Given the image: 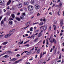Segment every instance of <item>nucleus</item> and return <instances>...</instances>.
<instances>
[{"instance_id": "nucleus-1", "label": "nucleus", "mask_w": 64, "mask_h": 64, "mask_svg": "<svg viewBox=\"0 0 64 64\" xmlns=\"http://www.w3.org/2000/svg\"><path fill=\"white\" fill-rule=\"evenodd\" d=\"M28 8L29 11H32L33 9V7L32 6H29L28 7Z\"/></svg>"}, {"instance_id": "nucleus-2", "label": "nucleus", "mask_w": 64, "mask_h": 64, "mask_svg": "<svg viewBox=\"0 0 64 64\" xmlns=\"http://www.w3.org/2000/svg\"><path fill=\"white\" fill-rule=\"evenodd\" d=\"M4 0H0V5H3L4 3Z\"/></svg>"}, {"instance_id": "nucleus-3", "label": "nucleus", "mask_w": 64, "mask_h": 64, "mask_svg": "<svg viewBox=\"0 0 64 64\" xmlns=\"http://www.w3.org/2000/svg\"><path fill=\"white\" fill-rule=\"evenodd\" d=\"M35 8L36 9H39L40 8V6L36 4L34 5Z\"/></svg>"}, {"instance_id": "nucleus-4", "label": "nucleus", "mask_w": 64, "mask_h": 64, "mask_svg": "<svg viewBox=\"0 0 64 64\" xmlns=\"http://www.w3.org/2000/svg\"><path fill=\"white\" fill-rule=\"evenodd\" d=\"M11 34H7L5 35L4 36V37L6 38H8V37H9L11 36Z\"/></svg>"}, {"instance_id": "nucleus-5", "label": "nucleus", "mask_w": 64, "mask_h": 64, "mask_svg": "<svg viewBox=\"0 0 64 64\" xmlns=\"http://www.w3.org/2000/svg\"><path fill=\"white\" fill-rule=\"evenodd\" d=\"M50 42V43H53V38H52V36H50V37L49 38Z\"/></svg>"}, {"instance_id": "nucleus-6", "label": "nucleus", "mask_w": 64, "mask_h": 64, "mask_svg": "<svg viewBox=\"0 0 64 64\" xmlns=\"http://www.w3.org/2000/svg\"><path fill=\"white\" fill-rule=\"evenodd\" d=\"M22 6V4L21 3H19L18 4V8H21Z\"/></svg>"}, {"instance_id": "nucleus-7", "label": "nucleus", "mask_w": 64, "mask_h": 64, "mask_svg": "<svg viewBox=\"0 0 64 64\" xmlns=\"http://www.w3.org/2000/svg\"><path fill=\"white\" fill-rule=\"evenodd\" d=\"M11 3V0H9L6 4V6H8V5H10Z\"/></svg>"}, {"instance_id": "nucleus-8", "label": "nucleus", "mask_w": 64, "mask_h": 64, "mask_svg": "<svg viewBox=\"0 0 64 64\" xmlns=\"http://www.w3.org/2000/svg\"><path fill=\"white\" fill-rule=\"evenodd\" d=\"M46 29H47V26L46 25L44 26L43 28V30L45 31Z\"/></svg>"}, {"instance_id": "nucleus-9", "label": "nucleus", "mask_w": 64, "mask_h": 64, "mask_svg": "<svg viewBox=\"0 0 64 64\" xmlns=\"http://www.w3.org/2000/svg\"><path fill=\"white\" fill-rule=\"evenodd\" d=\"M12 53V52L9 50H8L6 52V53L8 54H11V53Z\"/></svg>"}, {"instance_id": "nucleus-10", "label": "nucleus", "mask_w": 64, "mask_h": 64, "mask_svg": "<svg viewBox=\"0 0 64 64\" xmlns=\"http://www.w3.org/2000/svg\"><path fill=\"white\" fill-rule=\"evenodd\" d=\"M16 19L18 21H21V19H20V18L17 17H16Z\"/></svg>"}, {"instance_id": "nucleus-11", "label": "nucleus", "mask_w": 64, "mask_h": 64, "mask_svg": "<svg viewBox=\"0 0 64 64\" xmlns=\"http://www.w3.org/2000/svg\"><path fill=\"white\" fill-rule=\"evenodd\" d=\"M55 40V38H53V42H54V44H56V43H57V41L56 40Z\"/></svg>"}, {"instance_id": "nucleus-12", "label": "nucleus", "mask_w": 64, "mask_h": 64, "mask_svg": "<svg viewBox=\"0 0 64 64\" xmlns=\"http://www.w3.org/2000/svg\"><path fill=\"white\" fill-rule=\"evenodd\" d=\"M20 18L22 20H23L25 18H24V16L22 15L20 16Z\"/></svg>"}, {"instance_id": "nucleus-13", "label": "nucleus", "mask_w": 64, "mask_h": 64, "mask_svg": "<svg viewBox=\"0 0 64 64\" xmlns=\"http://www.w3.org/2000/svg\"><path fill=\"white\" fill-rule=\"evenodd\" d=\"M30 3L32 4H34L35 3V0H32L30 1Z\"/></svg>"}, {"instance_id": "nucleus-14", "label": "nucleus", "mask_w": 64, "mask_h": 64, "mask_svg": "<svg viewBox=\"0 0 64 64\" xmlns=\"http://www.w3.org/2000/svg\"><path fill=\"white\" fill-rule=\"evenodd\" d=\"M21 39H20V42H18V44H19L20 45L21 44H23V42H24V41L22 40V42H21ZM20 42H21L20 43Z\"/></svg>"}, {"instance_id": "nucleus-15", "label": "nucleus", "mask_w": 64, "mask_h": 64, "mask_svg": "<svg viewBox=\"0 0 64 64\" xmlns=\"http://www.w3.org/2000/svg\"><path fill=\"white\" fill-rule=\"evenodd\" d=\"M48 40H49V38H47L46 39V44L47 45H49V42H48Z\"/></svg>"}, {"instance_id": "nucleus-16", "label": "nucleus", "mask_w": 64, "mask_h": 64, "mask_svg": "<svg viewBox=\"0 0 64 64\" xmlns=\"http://www.w3.org/2000/svg\"><path fill=\"white\" fill-rule=\"evenodd\" d=\"M40 50L39 49H38L36 53V54H39L40 53Z\"/></svg>"}, {"instance_id": "nucleus-17", "label": "nucleus", "mask_w": 64, "mask_h": 64, "mask_svg": "<svg viewBox=\"0 0 64 64\" xmlns=\"http://www.w3.org/2000/svg\"><path fill=\"white\" fill-rule=\"evenodd\" d=\"M16 60V58H13L10 60V61L13 62V61H15Z\"/></svg>"}, {"instance_id": "nucleus-18", "label": "nucleus", "mask_w": 64, "mask_h": 64, "mask_svg": "<svg viewBox=\"0 0 64 64\" xmlns=\"http://www.w3.org/2000/svg\"><path fill=\"white\" fill-rule=\"evenodd\" d=\"M38 40V38H36L34 40V41L35 42H37V41Z\"/></svg>"}, {"instance_id": "nucleus-19", "label": "nucleus", "mask_w": 64, "mask_h": 64, "mask_svg": "<svg viewBox=\"0 0 64 64\" xmlns=\"http://www.w3.org/2000/svg\"><path fill=\"white\" fill-rule=\"evenodd\" d=\"M32 53V52L31 51L29 52H27L26 53L27 55H30V54H31Z\"/></svg>"}, {"instance_id": "nucleus-20", "label": "nucleus", "mask_w": 64, "mask_h": 64, "mask_svg": "<svg viewBox=\"0 0 64 64\" xmlns=\"http://www.w3.org/2000/svg\"><path fill=\"white\" fill-rule=\"evenodd\" d=\"M8 43V42H3L2 44L3 45H6Z\"/></svg>"}, {"instance_id": "nucleus-21", "label": "nucleus", "mask_w": 64, "mask_h": 64, "mask_svg": "<svg viewBox=\"0 0 64 64\" xmlns=\"http://www.w3.org/2000/svg\"><path fill=\"white\" fill-rule=\"evenodd\" d=\"M28 2H24V4L25 5H27L28 4Z\"/></svg>"}, {"instance_id": "nucleus-22", "label": "nucleus", "mask_w": 64, "mask_h": 64, "mask_svg": "<svg viewBox=\"0 0 64 64\" xmlns=\"http://www.w3.org/2000/svg\"><path fill=\"white\" fill-rule=\"evenodd\" d=\"M52 29V26H50L48 28V30H49V31H51Z\"/></svg>"}, {"instance_id": "nucleus-23", "label": "nucleus", "mask_w": 64, "mask_h": 64, "mask_svg": "<svg viewBox=\"0 0 64 64\" xmlns=\"http://www.w3.org/2000/svg\"><path fill=\"white\" fill-rule=\"evenodd\" d=\"M53 27L54 28V30H56V25H54L53 26Z\"/></svg>"}, {"instance_id": "nucleus-24", "label": "nucleus", "mask_w": 64, "mask_h": 64, "mask_svg": "<svg viewBox=\"0 0 64 64\" xmlns=\"http://www.w3.org/2000/svg\"><path fill=\"white\" fill-rule=\"evenodd\" d=\"M42 60H39L38 63H39V64H41L42 62Z\"/></svg>"}, {"instance_id": "nucleus-25", "label": "nucleus", "mask_w": 64, "mask_h": 64, "mask_svg": "<svg viewBox=\"0 0 64 64\" xmlns=\"http://www.w3.org/2000/svg\"><path fill=\"white\" fill-rule=\"evenodd\" d=\"M12 18H15V15L14 14H12Z\"/></svg>"}, {"instance_id": "nucleus-26", "label": "nucleus", "mask_w": 64, "mask_h": 64, "mask_svg": "<svg viewBox=\"0 0 64 64\" xmlns=\"http://www.w3.org/2000/svg\"><path fill=\"white\" fill-rule=\"evenodd\" d=\"M60 24H63V20H62L60 21Z\"/></svg>"}, {"instance_id": "nucleus-27", "label": "nucleus", "mask_w": 64, "mask_h": 64, "mask_svg": "<svg viewBox=\"0 0 64 64\" xmlns=\"http://www.w3.org/2000/svg\"><path fill=\"white\" fill-rule=\"evenodd\" d=\"M9 23H10V24H12V21L11 20H10L9 21Z\"/></svg>"}, {"instance_id": "nucleus-28", "label": "nucleus", "mask_w": 64, "mask_h": 64, "mask_svg": "<svg viewBox=\"0 0 64 64\" xmlns=\"http://www.w3.org/2000/svg\"><path fill=\"white\" fill-rule=\"evenodd\" d=\"M61 54H60V56L59 58H58V59H61Z\"/></svg>"}, {"instance_id": "nucleus-29", "label": "nucleus", "mask_w": 64, "mask_h": 64, "mask_svg": "<svg viewBox=\"0 0 64 64\" xmlns=\"http://www.w3.org/2000/svg\"><path fill=\"white\" fill-rule=\"evenodd\" d=\"M39 31V30H34V32L35 33H37V32H38Z\"/></svg>"}, {"instance_id": "nucleus-30", "label": "nucleus", "mask_w": 64, "mask_h": 64, "mask_svg": "<svg viewBox=\"0 0 64 64\" xmlns=\"http://www.w3.org/2000/svg\"><path fill=\"white\" fill-rule=\"evenodd\" d=\"M1 24H4V21L2 20L1 22Z\"/></svg>"}, {"instance_id": "nucleus-31", "label": "nucleus", "mask_w": 64, "mask_h": 64, "mask_svg": "<svg viewBox=\"0 0 64 64\" xmlns=\"http://www.w3.org/2000/svg\"><path fill=\"white\" fill-rule=\"evenodd\" d=\"M30 23H31V22H30V21H29L28 22L26 23V24H29Z\"/></svg>"}, {"instance_id": "nucleus-32", "label": "nucleus", "mask_w": 64, "mask_h": 64, "mask_svg": "<svg viewBox=\"0 0 64 64\" xmlns=\"http://www.w3.org/2000/svg\"><path fill=\"white\" fill-rule=\"evenodd\" d=\"M41 35H42V34L41 33H39L38 36V37H40V36H41Z\"/></svg>"}, {"instance_id": "nucleus-33", "label": "nucleus", "mask_w": 64, "mask_h": 64, "mask_svg": "<svg viewBox=\"0 0 64 64\" xmlns=\"http://www.w3.org/2000/svg\"><path fill=\"white\" fill-rule=\"evenodd\" d=\"M43 56V55L42 54V53H41L40 54V58H42V56Z\"/></svg>"}, {"instance_id": "nucleus-34", "label": "nucleus", "mask_w": 64, "mask_h": 64, "mask_svg": "<svg viewBox=\"0 0 64 64\" xmlns=\"http://www.w3.org/2000/svg\"><path fill=\"white\" fill-rule=\"evenodd\" d=\"M30 31H33V28H30Z\"/></svg>"}, {"instance_id": "nucleus-35", "label": "nucleus", "mask_w": 64, "mask_h": 64, "mask_svg": "<svg viewBox=\"0 0 64 64\" xmlns=\"http://www.w3.org/2000/svg\"><path fill=\"white\" fill-rule=\"evenodd\" d=\"M29 41V40H28L27 41H26V42L24 43V44H26V43H27V42H28Z\"/></svg>"}, {"instance_id": "nucleus-36", "label": "nucleus", "mask_w": 64, "mask_h": 64, "mask_svg": "<svg viewBox=\"0 0 64 64\" xmlns=\"http://www.w3.org/2000/svg\"><path fill=\"white\" fill-rule=\"evenodd\" d=\"M23 60V58H22L20 60H18L19 62H21L22 61V60Z\"/></svg>"}, {"instance_id": "nucleus-37", "label": "nucleus", "mask_w": 64, "mask_h": 64, "mask_svg": "<svg viewBox=\"0 0 64 64\" xmlns=\"http://www.w3.org/2000/svg\"><path fill=\"white\" fill-rule=\"evenodd\" d=\"M24 46H27V47H29L30 46L29 44H27L25 45Z\"/></svg>"}, {"instance_id": "nucleus-38", "label": "nucleus", "mask_w": 64, "mask_h": 64, "mask_svg": "<svg viewBox=\"0 0 64 64\" xmlns=\"http://www.w3.org/2000/svg\"><path fill=\"white\" fill-rule=\"evenodd\" d=\"M7 56H8V55H6L4 56V57H5V58H7V57H7Z\"/></svg>"}, {"instance_id": "nucleus-39", "label": "nucleus", "mask_w": 64, "mask_h": 64, "mask_svg": "<svg viewBox=\"0 0 64 64\" xmlns=\"http://www.w3.org/2000/svg\"><path fill=\"white\" fill-rule=\"evenodd\" d=\"M63 63H64V60H62V62H61V64H63Z\"/></svg>"}, {"instance_id": "nucleus-40", "label": "nucleus", "mask_w": 64, "mask_h": 64, "mask_svg": "<svg viewBox=\"0 0 64 64\" xmlns=\"http://www.w3.org/2000/svg\"><path fill=\"white\" fill-rule=\"evenodd\" d=\"M20 56V54H18L16 55V57H19Z\"/></svg>"}, {"instance_id": "nucleus-41", "label": "nucleus", "mask_w": 64, "mask_h": 64, "mask_svg": "<svg viewBox=\"0 0 64 64\" xmlns=\"http://www.w3.org/2000/svg\"><path fill=\"white\" fill-rule=\"evenodd\" d=\"M56 50H55L54 51V54H56Z\"/></svg>"}, {"instance_id": "nucleus-42", "label": "nucleus", "mask_w": 64, "mask_h": 64, "mask_svg": "<svg viewBox=\"0 0 64 64\" xmlns=\"http://www.w3.org/2000/svg\"><path fill=\"white\" fill-rule=\"evenodd\" d=\"M22 15L23 16H25V15H26V14H25V13H22Z\"/></svg>"}, {"instance_id": "nucleus-43", "label": "nucleus", "mask_w": 64, "mask_h": 64, "mask_svg": "<svg viewBox=\"0 0 64 64\" xmlns=\"http://www.w3.org/2000/svg\"><path fill=\"white\" fill-rule=\"evenodd\" d=\"M60 13V11H59L58 12V16H60V14H59V13Z\"/></svg>"}, {"instance_id": "nucleus-44", "label": "nucleus", "mask_w": 64, "mask_h": 64, "mask_svg": "<svg viewBox=\"0 0 64 64\" xmlns=\"http://www.w3.org/2000/svg\"><path fill=\"white\" fill-rule=\"evenodd\" d=\"M32 37H33V36H29L28 37V38H32Z\"/></svg>"}, {"instance_id": "nucleus-45", "label": "nucleus", "mask_w": 64, "mask_h": 64, "mask_svg": "<svg viewBox=\"0 0 64 64\" xmlns=\"http://www.w3.org/2000/svg\"><path fill=\"white\" fill-rule=\"evenodd\" d=\"M52 51H53V48H52L50 49V52H52Z\"/></svg>"}, {"instance_id": "nucleus-46", "label": "nucleus", "mask_w": 64, "mask_h": 64, "mask_svg": "<svg viewBox=\"0 0 64 64\" xmlns=\"http://www.w3.org/2000/svg\"><path fill=\"white\" fill-rule=\"evenodd\" d=\"M19 61L18 60V61H16L15 62V63H18V62H19Z\"/></svg>"}, {"instance_id": "nucleus-47", "label": "nucleus", "mask_w": 64, "mask_h": 64, "mask_svg": "<svg viewBox=\"0 0 64 64\" xmlns=\"http://www.w3.org/2000/svg\"><path fill=\"white\" fill-rule=\"evenodd\" d=\"M45 40H44L43 43V44H45Z\"/></svg>"}, {"instance_id": "nucleus-48", "label": "nucleus", "mask_w": 64, "mask_h": 64, "mask_svg": "<svg viewBox=\"0 0 64 64\" xmlns=\"http://www.w3.org/2000/svg\"><path fill=\"white\" fill-rule=\"evenodd\" d=\"M40 24H44V22H40Z\"/></svg>"}, {"instance_id": "nucleus-49", "label": "nucleus", "mask_w": 64, "mask_h": 64, "mask_svg": "<svg viewBox=\"0 0 64 64\" xmlns=\"http://www.w3.org/2000/svg\"><path fill=\"white\" fill-rule=\"evenodd\" d=\"M31 58H31H30L29 59V60H33V58Z\"/></svg>"}, {"instance_id": "nucleus-50", "label": "nucleus", "mask_w": 64, "mask_h": 64, "mask_svg": "<svg viewBox=\"0 0 64 64\" xmlns=\"http://www.w3.org/2000/svg\"><path fill=\"white\" fill-rule=\"evenodd\" d=\"M29 26V25L28 26L26 27L25 28H24V29H26L27 28H28Z\"/></svg>"}, {"instance_id": "nucleus-51", "label": "nucleus", "mask_w": 64, "mask_h": 64, "mask_svg": "<svg viewBox=\"0 0 64 64\" xmlns=\"http://www.w3.org/2000/svg\"><path fill=\"white\" fill-rule=\"evenodd\" d=\"M55 4H53V5L52 6V8H53V7H54V6H55Z\"/></svg>"}, {"instance_id": "nucleus-52", "label": "nucleus", "mask_w": 64, "mask_h": 64, "mask_svg": "<svg viewBox=\"0 0 64 64\" xmlns=\"http://www.w3.org/2000/svg\"><path fill=\"white\" fill-rule=\"evenodd\" d=\"M43 21H44V22H45L46 21V19L44 18L43 20Z\"/></svg>"}, {"instance_id": "nucleus-53", "label": "nucleus", "mask_w": 64, "mask_h": 64, "mask_svg": "<svg viewBox=\"0 0 64 64\" xmlns=\"http://www.w3.org/2000/svg\"><path fill=\"white\" fill-rule=\"evenodd\" d=\"M34 48L33 47L32 49L30 50V51H32V50H34Z\"/></svg>"}, {"instance_id": "nucleus-54", "label": "nucleus", "mask_w": 64, "mask_h": 64, "mask_svg": "<svg viewBox=\"0 0 64 64\" xmlns=\"http://www.w3.org/2000/svg\"><path fill=\"white\" fill-rule=\"evenodd\" d=\"M23 9L22 8L20 10V11H23Z\"/></svg>"}, {"instance_id": "nucleus-55", "label": "nucleus", "mask_w": 64, "mask_h": 64, "mask_svg": "<svg viewBox=\"0 0 64 64\" xmlns=\"http://www.w3.org/2000/svg\"><path fill=\"white\" fill-rule=\"evenodd\" d=\"M40 14H39V13H38L37 14V16H40Z\"/></svg>"}, {"instance_id": "nucleus-56", "label": "nucleus", "mask_w": 64, "mask_h": 64, "mask_svg": "<svg viewBox=\"0 0 64 64\" xmlns=\"http://www.w3.org/2000/svg\"><path fill=\"white\" fill-rule=\"evenodd\" d=\"M2 18V16H0V20H1V19Z\"/></svg>"}, {"instance_id": "nucleus-57", "label": "nucleus", "mask_w": 64, "mask_h": 64, "mask_svg": "<svg viewBox=\"0 0 64 64\" xmlns=\"http://www.w3.org/2000/svg\"><path fill=\"white\" fill-rule=\"evenodd\" d=\"M11 30H12V32H13L14 31H15V29H13Z\"/></svg>"}, {"instance_id": "nucleus-58", "label": "nucleus", "mask_w": 64, "mask_h": 64, "mask_svg": "<svg viewBox=\"0 0 64 64\" xmlns=\"http://www.w3.org/2000/svg\"><path fill=\"white\" fill-rule=\"evenodd\" d=\"M59 31H58V30H57V34H59Z\"/></svg>"}, {"instance_id": "nucleus-59", "label": "nucleus", "mask_w": 64, "mask_h": 64, "mask_svg": "<svg viewBox=\"0 0 64 64\" xmlns=\"http://www.w3.org/2000/svg\"><path fill=\"white\" fill-rule=\"evenodd\" d=\"M3 36V35H0V38H1V37H2Z\"/></svg>"}, {"instance_id": "nucleus-60", "label": "nucleus", "mask_w": 64, "mask_h": 64, "mask_svg": "<svg viewBox=\"0 0 64 64\" xmlns=\"http://www.w3.org/2000/svg\"><path fill=\"white\" fill-rule=\"evenodd\" d=\"M58 62H61V60H58V61H57Z\"/></svg>"}, {"instance_id": "nucleus-61", "label": "nucleus", "mask_w": 64, "mask_h": 64, "mask_svg": "<svg viewBox=\"0 0 64 64\" xmlns=\"http://www.w3.org/2000/svg\"><path fill=\"white\" fill-rule=\"evenodd\" d=\"M9 33H12V30H11L9 32Z\"/></svg>"}, {"instance_id": "nucleus-62", "label": "nucleus", "mask_w": 64, "mask_h": 64, "mask_svg": "<svg viewBox=\"0 0 64 64\" xmlns=\"http://www.w3.org/2000/svg\"><path fill=\"white\" fill-rule=\"evenodd\" d=\"M4 12H6V10H5V9H4Z\"/></svg>"}, {"instance_id": "nucleus-63", "label": "nucleus", "mask_w": 64, "mask_h": 64, "mask_svg": "<svg viewBox=\"0 0 64 64\" xmlns=\"http://www.w3.org/2000/svg\"><path fill=\"white\" fill-rule=\"evenodd\" d=\"M40 21H43V19L41 18L40 20Z\"/></svg>"}, {"instance_id": "nucleus-64", "label": "nucleus", "mask_w": 64, "mask_h": 64, "mask_svg": "<svg viewBox=\"0 0 64 64\" xmlns=\"http://www.w3.org/2000/svg\"><path fill=\"white\" fill-rule=\"evenodd\" d=\"M10 20H13V18H10Z\"/></svg>"}]
</instances>
